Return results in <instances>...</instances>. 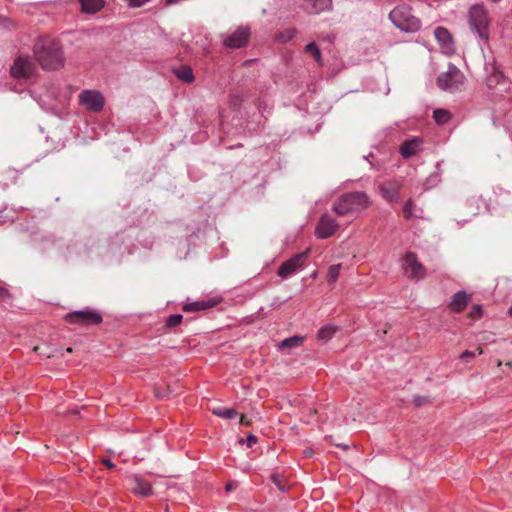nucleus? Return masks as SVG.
I'll return each mask as SVG.
<instances>
[{
  "label": "nucleus",
  "instance_id": "obj_42",
  "mask_svg": "<svg viewBox=\"0 0 512 512\" xmlns=\"http://www.w3.org/2000/svg\"><path fill=\"white\" fill-rule=\"evenodd\" d=\"M507 314L512 317V305L509 307Z\"/></svg>",
  "mask_w": 512,
  "mask_h": 512
},
{
  "label": "nucleus",
  "instance_id": "obj_16",
  "mask_svg": "<svg viewBox=\"0 0 512 512\" xmlns=\"http://www.w3.org/2000/svg\"><path fill=\"white\" fill-rule=\"evenodd\" d=\"M486 70V84L488 88L494 89L497 85L505 81L503 72L493 63H487L485 65Z\"/></svg>",
  "mask_w": 512,
  "mask_h": 512
},
{
  "label": "nucleus",
  "instance_id": "obj_20",
  "mask_svg": "<svg viewBox=\"0 0 512 512\" xmlns=\"http://www.w3.org/2000/svg\"><path fill=\"white\" fill-rule=\"evenodd\" d=\"M309 14H320L332 9V0H303Z\"/></svg>",
  "mask_w": 512,
  "mask_h": 512
},
{
  "label": "nucleus",
  "instance_id": "obj_3",
  "mask_svg": "<svg viewBox=\"0 0 512 512\" xmlns=\"http://www.w3.org/2000/svg\"><path fill=\"white\" fill-rule=\"evenodd\" d=\"M468 23L471 31L477 38L488 43L490 38V17L483 4H474L468 11Z\"/></svg>",
  "mask_w": 512,
  "mask_h": 512
},
{
  "label": "nucleus",
  "instance_id": "obj_19",
  "mask_svg": "<svg viewBox=\"0 0 512 512\" xmlns=\"http://www.w3.org/2000/svg\"><path fill=\"white\" fill-rule=\"evenodd\" d=\"M470 301V295L464 290H460L455 293L449 303V308L454 313H461L465 310Z\"/></svg>",
  "mask_w": 512,
  "mask_h": 512
},
{
  "label": "nucleus",
  "instance_id": "obj_24",
  "mask_svg": "<svg viewBox=\"0 0 512 512\" xmlns=\"http://www.w3.org/2000/svg\"><path fill=\"white\" fill-rule=\"evenodd\" d=\"M175 75L185 83H192L194 81L193 71L189 66H182L176 69Z\"/></svg>",
  "mask_w": 512,
  "mask_h": 512
},
{
  "label": "nucleus",
  "instance_id": "obj_26",
  "mask_svg": "<svg viewBox=\"0 0 512 512\" xmlns=\"http://www.w3.org/2000/svg\"><path fill=\"white\" fill-rule=\"evenodd\" d=\"M433 119L437 124L443 125L449 122L451 113L446 109L438 108L433 111Z\"/></svg>",
  "mask_w": 512,
  "mask_h": 512
},
{
  "label": "nucleus",
  "instance_id": "obj_33",
  "mask_svg": "<svg viewBox=\"0 0 512 512\" xmlns=\"http://www.w3.org/2000/svg\"><path fill=\"white\" fill-rule=\"evenodd\" d=\"M413 402L415 404L416 407H420L426 403H430L431 402V398L429 396H414V399H413Z\"/></svg>",
  "mask_w": 512,
  "mask_h": 512
},
{
  "label": "nucleus",
  "instance_id": "obj_35",
  "mask_svg": "<svg viewBox=\"0 0 512 512\" xmlns=\"http://www.w3.org/2000/svg\"><path fill=\"white\" fill-rule=\"evenodd\" d=\"M258 441V438L253 435V434H249L246 438V445L247 447H252L254 444H256Z\"/></svg>",
  "mask_w": 512,
  "mask_h": 512
},
{
  "label": "nucleus",
  "instance_id": "obj_14",
  "mask_svg": "<svg viewBox=\"0 0 512 512\" xmlns=\"http://www.w3.org/2000/svg\"><path fill=\"white\" fill-rule=\"evenodd\" d=\"M423 140L420 137H413L402 143L400 154L403 158H411L422 151Z\"/></svg>",
  "mask_w": 512,
  "mask_h": 512
},
{
  "label": "nucleus",
  "instance_id": "obj_32",
  "mask_svg": "<svg viewBox=\"0 0 512 512\" xmlns=\"http://www.w3.org/2000/svg\"><path fill=\"white\" fill-rule=\"evenodd\" d=\"M482 316H483V307H482V305H480V304L474 305L471 308L470 312H469V317L473 321H476V320L480 319Z\"/></svg>",
  "mask_w": 512,
  "mask_h": 512
},
{
  "label": "nucleus",
  "instance_id": "obj_28",
  "mask_svg": "<svg viewBox=\"0 0 512 512\" xmlns=\"http://www.w3.org/2000/svg\"><path fill=\"white\" fill-rule=\"evenodd\" d=\"M416 204L411 200H407L403 207V216L405 219L410 220L416 217Z\"/></svg>",
  "mask_w": 512,
  "mask_h": 512
},
{
  "label": "nucleus",
  "instance_id": "obj_30",
  "mask_svg": "<svg viewBox=\"0 0 512 512\" xmlns=\"http://www.w3.org/2000/svg\"><path fill=\"white\" fill-rule=\"evenodd\" d=\"M296 33H297V31L295 28H289V29H286V30L280 32L277 35V39H278V41H280L282 43H287L296 36Z\"/></svg>",
  "mask_w": 512,
  "mask_h": 512
},
{
  "label": "nucleus",
  "instance_id": "obj_27",
  "mask_svg": "<svg viewBox=\"0 0 512 512\" xmlns=\"http://www.w3.org/2000/svg\"><path fill=\"white\" fill-rule=\"evenodd\" d=\"M304 50H305L306 53L311 54L318 64L322 65L321 52H320V49L318 48V46L316 45L315 42L308 43L305 46Z\"/></svg>",
  "mask_w": 512,
  "mask_h": 512
},
{
  "label": "nucleus",
  "instance_id": "obj_31",
  "mask_svg": "<svg viewBox=\"0 0 512 512\" xmlns=\"http://www.w3.org/2000/svg\"><path fill=\"white\" fill-rule=\"evenodd\" d=\"M183 316L181 314H172L166 318L165 326L167 328H174L181 324Z\"/></svg>",
  "mask_w": 512,
  "mask_h": 512
},
{
  "label": "nucleus",
  "instance_id": "obj_43",
  "mask_svg": "<svg viewBox=\"0 0 512 512\" xmlns=\"http://www.w3.org/2000/svg\"><path fill=\"white\" fill-rule=\"evenodd\" d=\"M336 446L338 447H342L344 449H347L348 448V445H344V444H336Z\"/></svg>",
  "mask_w": 512,
  "mask_h": 512
},
{
  "label": "nucleus",
  "instance_id": "obj_41",
  "mask_svg": "<svg viewBox=\"0 0 512 512\" xmlns=\"http://www.w3.org/2000/svg\"><path fill=\"white\" fill-rule=\"evenodd\" d=\"M243 145L241 143H238V144H235V145H232V146H229L227 147L228 149L232 150V149H236V148H241Z\"/></svg>",
  "mask_w": 512,
  "mask_h": 512
},
{
  "label": "nucleus",
  "instance_id": "obj_6",
  "mask_svg": "<svg viewBox=\"0 0 512 512\" xmlns=\"http://www.w3.org/2000/svg\"><path fill=\"white\" fill-rule=\"evenodd\" d=\"M463 73L453 64H449L448 70L437 77V85L444 91L454 92L463 84Z\"/></svg>",
  "mask_w": 512,
  "mask_h": 512
},
{
  "label": "nucleus",
  "instance_id": "obj_4",
  "mask_svg": "<svg viewBox=\"0 0 512 512\" xmlns=\"http://www.w3.org/2000/svg\"><path fill=\"white\" fill-rule=\"evenodd\" d=\"M389 18L395 27L407 33L417 32L421 28L420 19L415 17L411 8L405 4L396 6L389 13Z\"/></svg>",
  "mask_w": 512,
  "mask_h": 512
},
{
  "label": "nucleus",
  "instance_id": "obj_9",
  "mask_svg": "<svg viewBox=\"0 0 512 512\" xmlns=\"http://www.w3.org/2000/svg\"><path fill=\"white\" fill-rule=\"evenodd\" d=\"M35 64L28 56L19 55L10 67V74L15 79H30L35 75Z\"/></svg>",
  "mask_w": 512,
  "mask_h": 512
},
{
  "label": "nucleus",
  "instance_id": "obj_29",
  "mask_svg": "<svg viewBox=\"0 0 512 512\" xmlns=\"http://www.w3.org/2000/svg\"><path fill=\"white\" fill-rule=\"evenodd\" d=\"M341 264H333L329 267L327 272V281L332 284L338 280L340 275Z\"/></svg>",
  "mask_w": 512,
  "mask_h": 512
},
{
  "label": "nucleus",
  "instance_id": "obj_17",
  "mask_svg": "<svg viewBox=\"0 0 512 512\" xmlns=\"http://www.w3.org/2000/svg\"><path fill=\"white\" fill-rule=\"evenodd\" d=\"M222 301V298H210L206 300H198L190 303H185L182 310L187 313L203 311L217 306Z\"/></svg>",
  "mask_w": 512,
  "mask_h": 512
},
{
  "label": "nucleus",
  "instance_id": "obj_10",
  "mask_svg": "<svg viewBox=\"0 0 512 512\" xmlns=\"http://www.w3.org/2000/svg\"><path fill=\"white\" fill-rule=\"evenodd\" d=\"M79 103L87 110L100 112L105 104L104 97L97 90H83L79 94Z\"/></svg>",
  "mask_w": 512,
  "mask_h": 512
},
{
  "label": "nucleus",
  "instance_id": "obj_25",
  "mask_svg": "<svg viewBox=\"0 0 512 512\" xmlns=\"http://www.w3.org/2000/svg\"><path fill=\"white\" fill-rule=\"evenodd\" d=\"M212 413L223 419H233L238 416L236 409L226 407L213 408Z\"/></svg>",
  "mask_w": 512,
  "mask_h": 512
},
{
  "label": "nucleus",
  "instance_id": "obj_12",
  "mask_svg": "<svg viewBox=\"0 0 512 512\" xmlns=\"http://www.w3.org/2000/svg\"><path fill=\"white\" fill-rule=\"evenodd\" d=\"M401 188L402 183L398 180H386L378 185L380 195L391 204L399 201Z\"/></svg>",
  "mask_w": 512,
  "mask_h": 512
},
{
  "label": "nucleus",
  "instance_id": "obj_1",
  "mask_svg": "<svg viewBox=\"0 0 512 512\" xmlns=\"http://www.w3.org/2000/svg\"><path fill=\"white\" fill-rule=\"evenodd\" d=\"M35 59L44 70H57L63 67L65 57L61 45L51 36L39 37L33 47Z\"/></svg>",
  "mask_w": 512,
  "mask_h": 512
},
{
  "label": "nucleus",
  "instance_id": "obj_38",
  "mask_svg": "<svg viewBox=\"0 0 512 512\" xmlns=\"http://www.w3.org/2000/svg\"><path fill=\"white\" fill-rule=\"evenodd\" d=\"M102 463L108 469H114L116 467V465L110 459H107V458L103 459Z\"/></svg>",
  "mask_w": 512,
  "mask_h": 512
},
{
  "label": "nucleus",
  "instance_id": "obj_36",
  "mask_svg": "<svg viewBox=\"0 0 512 512\" xmlns=\"http://www.w3.org/2000/svg\"><path fill=\"white\" fill-rule=\"evenodd\" d=\"M10 297H11L10 292L6 288L0 286V298L4 299V298H10Z\"/></svg>",
  "mask_w": 512,
  "mask_h": 512
},
{
  "label": "nucleus",
  "instance_id": "obj_21",
  "mask_svg": "<svg viewBox=\"0 0 512 512\" xmlns=\"http://www.w3.org/2000/svg\"><path fill=\"white\" fill-rule=\"evenodd\" d=\"M81 9L88 14H94L100 11L104 5L103 0H79Z\"/></svg>",
  "mask_w": 512,
  "mask_h": 512
},
{
  "label": "nucleus",
  "instance_id": "obj_7",
  "mask_svg": "<svg viewBox=\"0 0 512 512\" xmlns=\"http://www.w3.org/2000/svg\"><path fill=\"white\" fill-rule=\"evenodd\" d=\"M310 254V249L295 254L278 268L277 274L281 279H287L305 267V263Z\"/></svg>",
  "mask_w": 512,
  "mask_h": 512
},
{
  "label": "nucleus",
  "instance_id": "obj_22",
  "mask_svg": "<svg viewBox=\"0 0 512 512\" xmlns=\"http://www.w3.org/2000/svg\"><path fill=\"white\" fill-rule=\"evenodd\" d=\"M337 330L338 328L334 325H325L318 330L317 339L321 341H328L335 335Z\"/></svg>",
  "mask_w": 512,
  "mask_h": 512
},
{
  "label": "nucleus",
  "instance_id": "obj_5",
  "mask_svg": "<svg viewBox=\"0 0 512 512\" xmlns=\"http://www.w3.org/2000/svg\"><path fill=\"white\" fill-rule=\"evenodd\" d=\"M64 320L73 325L90 326L100 324L103 318L97 310L86 308L67 313L64 316Z\"/></svg>",
  "mask_w": 512,
  "mask_h": 512
},
{
  "label": "nucleus",
  "instance_id": "obj_23",
  "mask_svg": "<svg viewBox=\"0 0 512 512\" xmlns=\"http://www.w3.org/2000/svg\"><path fill=\"white\" fill-rule=\"evenodd\" d=\"M304 341V337L302 336H292V337H288L284 340H282L279 344H278V348L279 349H286V348H294V347H299L302 345Z\"/></svg>",
  "mask_w": 512,
  "mask_h": 512
},
{
  "label": "nucleus",
  "instance_id": "obj_40",
  "mask_svg": "<svg viewBox=\"0 0 512 512\" xmlns=\"http://www.w3.org/2000/svg\"><path fill=\"white\" fill-rule=\"evenodd\" d=\"M181 0H166L165 1V4L167 6H170V5H174V4H177L178 2H180Z\"/></svg>",
  "mask_w": 512,
  "mask_h": 512
},
{
  "label": "nucleus",
  "instance_id": "obj_37",
  "mask_svg": "<svg viewBox=\"0 0 512 512\" xmlns=\"http://www.w3.org/2000/svg\"><path fill=\"white\" fill-rule=\"evenodd\" d=\"M238 486V483L237 482H229L225 485V490L227 492H231L233 490H235Z\"/></svg>",
  "mask_w": 512,
  "mask_h": 512
},
{
  "label": "nucleus",
  "instance_id": "obj_18",
  "mask_svg": "<svg viewBox=\"0 0 512 512\" xmlns=\"http://www.w3.org/2000/svg\"><path fill=\"white\" fill-rule=\"evenodd\" d=\"M434 36L437 39V41L440 43L441 48L446 53H451L454 51V45H453L451 34L446 28L441 27V26L435 28Z\"/></svg>",
  "mask_w": 512,
  "mask_h": 512
},
{
  "label": "nucleus",
  "instance_id": "obj_34",
  "mask_svg": "<svg viewBox=\"0 0 512 512\" xmlns=\"http://www.w3.org/2000/svg\"><path fill=\"white\" fill-rule=\"evenodd\" d=\"M483 353L481 348L476 349L475 351L465 350L461 355L460 358L466 359L469 357H474L476 354L481 355Z\"/></svg>",
  "mask_w": 512,
  "mask_h": 512
},
{
  "label": "nucleus",
  "instance_id": "obj_2",
  "mask_svg": "<svg viewBox=\"0 0 512 512\" xmlns=\"http://www.w3.org/2000/svg\"><path fill=\"white\" fill-rule=\"evenodd\" d=\"M371 204L369 196L363 191H353L339 196L332 207L338 216L358 215Z\"/></svg>",
  "mask_w": 512,
  "mask_h": 512
},
{
  "label": "nucleus",
  "instance_id": "obj_39",
  "mask_svg": "<svg viewBox=\"0 0 512 512\" xmlns=\"http://www.w3.org/2000/svg\"><path fill=\"white\" fill-rule=\"evenodd\" d=\"M239 422H240V424H242V425H248V424H249L248 420L246 419V417H245L244 415H241V416H240V420H239Z\"/></svg>",
  "mask_w": 512,
  "mask_h": 512
},
{
  "label": "nucleus",
  "instance_id": "obj_13",
  "mask_svg": "<svg viewBox=\"0 0 512 512\" xmlns=\"http://www.w3.org/2000/svg\"><path fill=\"white\" fill-rule=\"evenodd\" d=\"M338 227V222L331 215L325 213L321 216L315 233L319 239H326L332 236Z\"/></svg>",
  "mask_w": 512,
  "mask_h": 512
},
{
  "label": "nucleus",
  "instance_id": "obj_44",
  "mask_svg": "<svg viewBox=\"0 0 512 512\" xmlns=\"http://www.w3.org/2000/svg\"><path fill=\"white\" fill-rule=\"evenodd\" d=\"M272 478H273V481H274L275 483H277V482H278L277 476L273 475V476H272Z\"/></svg>",
  "mask_w": 512,
  "mask_h": 512
},
{
  "label": "nucleus",
  "instance_id": "obj_15",
  "mask_svg": "<svg viewBox=\"0 0 512 512\" xmlns=\"http://www.w3.org/2000/svg\"><path fill=\"white\" fill-rule=\"evenodd\" d=\"M129 480L132 484V491L135 495L147 497L152 494V486L150 482L141 476L133 474L129 477Z\"/></svg>",
  "mask_w": 512,
  "mask_h": 512
},
{
  "label": "nucleus",
  "instance_id": "obj_11",
  "mask_svg": "<svg viewBox=\"0 0 512 512\" xmlns=\"http://www.w3.org/2000/svg\"><path fill=\"white\" fill-rule=\"evenodd\" d=\"M250 34L251 31L248 26H240L223 40V45L230 49L245 47L250 38Z\"/></svg>",
  "mask_w": 512,
  "mask_h": 512
},
{
  "label": "nucleus",
  "instance_id": "obj_8",
  "mask_svg": "<svg viewBox=\"0 0 512 512\" xmlns=\"http://www.w3.org/2000/svg\"><path fill=\"white\" fill-rule=\"evenodd\" d=\"M401 267L409 279L419 281L426 277V268L414 252H407L402 257Z\"/></svg>",
  "mask_w": 512,
  "mask_h": 512
}]
</instances>
